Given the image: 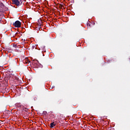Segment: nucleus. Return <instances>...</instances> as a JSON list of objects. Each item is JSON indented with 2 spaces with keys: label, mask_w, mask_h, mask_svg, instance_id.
<instances>
[{
  "label": "nucleus",
  "mask_w": 130,
  "mask_h": 130,
  "mask_svg": "<svg viewBox=\"0 0 130 130\" xmlns=\"http://www.w3.org/2000/svg\"><path fill=\"white\" fill-rule=\"evenodd\" d=\"M12 3L16 6H22L23 0H12Z\"/></svg>",
  "instance_id": "nucleus-1"
},
{
  "label": "nucleus",
  "mask_w": 130,
  "mask_h": 130,
  "mask_svg": "<svg viewBox=\"0 0 130 130\" xmlns=\"http://www.w3.org/2000/svg\"><path fill=\"white\" fill-rule=\"evenodd\" d=\"M21 22H20V21L19 20L16 21L15 23H13V26H15L17 28H20V27H21Z\"/></svg>",
  "instance_id": "nucleus-2"
},
{
  "label": "nucleus",
  "mask_w": 130,
  "mask_h": 130,
  "mask_svg": "<svg viewBox=\"0 0 130 130\" xmlns=\"http://www.w3.org/2000/svg\"><path fill=\"white\" fill-rule=\"evenodd\" d=\"M51 128H53V127L55 126L56 124H54V122H53L50 124Z\"/></svg>",
  "instance_id": "nucleus-3"
},
{
  "label": "nucleus",
  "mask_w": 130,
  "mask_h": 130,
  "mask_svg": "<svg viewBox=\"0 0 130 130\" xmlns=\"http://www.w3.org/2000/svg\"><path fill=\"white\" fill-rule=\"evenodd\" d=\"M13 80H16L17 81H18V80H19V78L17 76H13Z\"/></svg>",
  "instance_id": "nucleus-4"
},
{
  "label": "nucleus",
  "mask_w": 130,
  "mask_h": 130,
  "mask_svg": "<svg viewBox=\"0 0 130 130\" xmlns=\"http://www.w3.org/2000/svg\"><path fill=\"white\" fill-rule=\"evenodd\" d=\"M43 114H44V115H46V114H47V112L46 111H44L43 112Z\"/></svg>",
  "instance_id": "nucleus-5"
},
{
  "label": "nucleus",
  "mask_w": 130,
  "mask_h": 130,
  "mask_svg": "<svg viewBox=\"0 0 130 130\" xmlns=\"http://www.w3.org/2000/svg\"><path fill=\"white\" fill-rule=\"evenodd\" d=\"M82 2L83 3H86L87 2V0H82Z\"/></svg>",
  "instance_id": "nucleus-6"
},
{
  "label": "nucleus",
  "mask_w": 130,
  "mask_h": 130,
  "mask_svg": "<svg viewBox=\"0 0 130 130\" xmlns=\"http://www.w3.org/2000/svg\"><path fill=\"white\" fill-rule=\"evenodd\" d=\"M45 48V46H43V47L42 48V49H44Z\"/></svg>",
  "instance_id": "nucleus-7"
},
{
  "label": "nucleus",
  "mask_w": 130,
  "mask_h": 130,
  "mask_svg": "<svg viewBox=\"0 0 130 130\" xmlns=\"http://www.w3.org/2000/svg\"><path fill=\"white\" fill-rule=\"evenodd\" d=\"M32 48H35V46H32Z\"/></svg>",
  "instance_id": "nucleus-8"
},
{
  "label": "nucleus",
  "mask_w": 130,
  "mask_h": 130,
  "mask_svg": "<svg viewBox=\"0 0 130 130\" xmlns=\"http://www.w3.org/2000/svg\"><path fill=\"white\" fill-rule=\"evenodd\" d=\"M63 6H62V5H60V7L62 8Z\"/></svg>",
  "instance_id": "nucleus-9"
},
{
  "label": "nucleus",
  "mask_w": 130,
  "mask_h": 130,
  "mask_svg": "<svg viewBox=\"0 0 130 130\" xmlns=\"http://www.w3.org/2000/svg\"><path fill=\"white\" fill-rule=\"evenodd\" d=\"M87 26H89L90 27V26H91V25L90 24H87Z\"/></svg>",
  "instance_id": "nucleus-10"
},
{
  "label": "nucleus",
  "mask_w": 130,
  "mask_h": 130,
  "mask_svg": "<svg viewBox=\"0 0 130 130\" xmlns=\"http://www.w3.org/2000/svg\"><path fill=\"white\" fill-rule=\"evenodd\" d=\"M53 88H54V86H53V87H52V89H53Z\"/></svg>",
  "instance_id": "nucleus-11"
},
{
  "label": "nucleus",
  "mask_w": 130,
  "mask_h": 130,
  "mask_svg": "<svg viewBox=\"0 0 130 130\" xmlns=\"http://www.w3.org/2000/svg\"><path fill=\"white\" fill-rule=\"evenodd\" d=\"M22 40H23V41H24V42L25 41V40H23V39H22Z\"/></svg>",
  "instance_id": "nucleus-12"
},
{
  "label": "nucleus",
  "mask_w": 130,
  "mask_h": 130,
  "mask_svg": "<svg viewBox=\"0 0 130 130\" xmlns=\"http://www.w3.org/2000/svg\"><path fill=\"white\" fill-rule=\"evenodd\" d=\"M26 63H28V62H27Z\"/></svg>",
  "instance_id": "nucleus-13"
}]
</instances>
